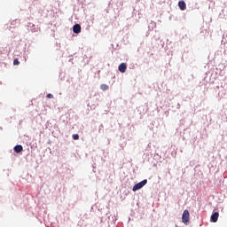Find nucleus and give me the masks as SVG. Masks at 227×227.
<instances>
[{
  "label": "nucleus",
  "mask_w": 227,
  "mask_h": 227,
  "mask_svg": "<svg viewBox=\"0 0 227 227\" xmlns=\"http://www.w3.org/2000/svg\"><path fill=\"white\" fill-rule=\"evenodd\" d=\"M145 184H148V180L145 179L143 181H141L140 183L138 184H136L133 188H132V191L134 192H136V191H139V189H143V187H145Z\"/></svg>",
  "instance_id": "obj_1"
},
{
  "label": "nucleus",
  "mask_w": 227,
  "mask_h": 227,
  "mask_svg": "<svg viewBox=\"0 0 227 227\" xmlns=\"http://www.w3.org/2000/svg\"><path fill=\"white\" fill-rule=\"evenodd\" d=\"M190 216L191 215L189 213V210L185 209L182 215V223H184V224H187V223L189 222Z\"/></svg>",
  "instance_id": "obj_2"
},
{
  "label": "nucleus",
  "mask_w": 227,
  "mask_h": 227,
  "mask_svg": "<svg viewBox=\"0 0 227 227\" xmlns=\"http://www.w3.org/2000/svg\"><path fill=\"white\" fill-rule=\"evenodd\" d=\"M118 70L121 74H125V72H127V64L121 63V65H119Z\"/></svg>",
  "instance_id": "obj_3"
},
{
  "label": "nucleus",
  "mask_w": 227,
  "mask_h": 227,
  "mask_svg": "<svg viewBox=\"0 0 227 227\" xmlns=\"http://www.w3.org/2000/svg\"><path fill=\"white\" fill-rule=\"evenodd\" d=\"M73 32L75 33L76 35H79V33H81V25L75 24L73 27Z\"/></svg>",
  "instance_id": "obj_4"
},
{
  "label": "nucleus",
  "mask_w": 227,
  "mask_h": 227,
  "mask_svg": "<svg viewBox=\"0 0 227 227\" xmlns=\"http://www.w3.org/2000/svg\"><path fill=\"white\" fill-rule=\"evenodd\" d=\"M178 6L182 12H184L187 8V4H185L184 1L178 2Z\"/></svg>",
  "instance_id": "obj_5"
},
{
  "label": "nucleus",
  "mask_w": 227,
  "mask_h": 227,
  "mask_svg": "<svg viewBox=\"0 0 227 227\" xmlns=\"http://www.w3.org/2000/svg\"><path fill=\"white\" fill-rule=\"evenodd\" d=\"M217 219H219V212H215L211 215L212 223H217Z\"/></svg>",
  "instance_id": "obj_6"
},
{
  "label": "nucleus",
  "mask_w": 227,
  "mask_h": 227,
  "mask_svg": "<svg viewBox=\"0 0 227 227\" xmlns=\"http://www.w3.org/2000/svg\"><path fill=\"white\" fill-rule=\"evenodd\" d=\"M22 150H24V147L20 145L14 146V152H16V153H20Z\"/></svg>",
  "instance_id": "obj_7"
},
{
  "label": "nucleus",
  "mask_w": 227,
  "mask_h": 227,
  "mask_svg": "<svg viewBox=\"0 0 227 227\" xmlns=\"http://www.w3.org/2000/svg\"><path fill=\"white\" fill-rule=\"evenodd\" d=\"M100 90H102V91H107V90H109V85H107V84H101Z\"/></svg>",
  "instance_id": "obj_8"
},
{
  "label": "nucleus",
  "mask_w": 227,
  "mask_h": 227,
  "mask_svg": "<svg viewBox=\"0 0 227 227\" xmlns=\"http://www.w3.org/2000/svg\"><path fill=\"white\" fill-rule=\"evenodd\" d=\"M73 139H74V141H77V139H79V134H74Z\"/></svg>",
  "instance_id": "obj_9"
},
{
  "label": "nucleus",
  "mask_w": 227,
  "mask_h": 227,
  "mask_svg": "<svg viewBox=\"0 0 227 227\" xmlns=\"http://www.w3.org/2000/svg\"><path fill=\"white\" fill-rule=\"evenodd\" d=\"M13 65H20V62L19 61V59H15L13 60Z\"/></svg>",
  "instance_id": "obj_10"
},
{
  "label": "nucleus",
  "mask_w": 227,
  "mask_h": 227,
  "mask_svg": "<svg viewBox=\"0 0 227 227\" xmlns=\"http://www.w3.org/2000/svg\"><path fill=\"white\" fill-rule=\"evenodd\" d=\"M54 96H52V94H47V98H53Z\"/></svg>",
  "instance_id": "obj_11"
}]
</instances>
